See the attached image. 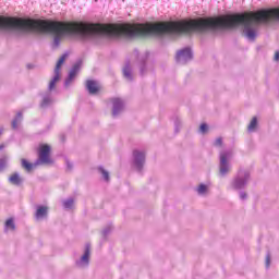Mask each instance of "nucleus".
Returning <instances> with one entry per match:
<instances>
[{"label":"nucleus","mask_w":279,"mask_h":279,"mask_svg":"<svg viewBox=\"0 0 279 279\" xmlns=\"http://www.w3.org/2000/svg\"><path fill=\"white\" fill-rule=\"evenodd\" d=\"M3 148H5V144H0V150H2Z\"/></svg>","instance_id":"bb28decb"},{"label":"nucleus","mask_w":279,"mask_h":279,"mask_svg":"<svg viewBox=\"0 0 279 279\" xmlns=\"http://www.w3.org/2000/svg\"><path fill=\"white\" fill-rule=\"evenodd\" d=\"M135 163L137 166H142L143 161L145 160V153H141L140 150H134L133 151Z\"/></svg>","instance_id":"1a4fd4ad"},{"label":"nucleus","mask_w":279,"mask_h":279,"mask_svg":"<svg viewBox=\"0 0 279 279\" xmlns=\"http://www.w3.org/2000/svg\"><path fill=\"white\" fill-rule=\"evenodd\" d=\"M215 144H216L217 146H221V145H222V137H217Z\"/></svg>","instance_id":"4be33fe9"},{"label":"nucleus","mask_w":279,"mask_h":279,"mask_svg":"<svg viewBox=\"0 0 279 279\" xmlns=\"http://www.w3.org/2000/svg\"><path fill=\"white\" fill-rule=\"evenodd\" d=\"M234 185L235 187H243V185H245V181H235Z\"/></svg>","instance_id":"412c9836"},{"label":"nucleus","mask_w":279,"mask_h":279,"mask_svg":"<svg viewBox=\"0 0 279 279\" xmlns=\"http://www.w3.org/2000/svg\"><path fill=\"white\" fill-rule=\"evenodd\" d=\"M69 56H70V53L65 52L57 61V64L54 66V76L50 81L49 90H53V88H56L57 82H59V80L61 77V69H62L66 58H69Z\"/></svg>","instance_id":"7ed1b4c3"},{"label":"nucleus","mask_w":279,"mask_h":279,"mask_svg":"<svg viewBox=\"0 0 279 279\" xmlns=\"http://www.w3.org/2000/svg\"><path fill=\"white\" fill-rule=\"evenodd\" d=\"M123 73H124V75H125L126 77H130V76H131L130 71H128L126 69H124Z\"/></svg>","instance_id":"b1692460"},{"label":"nucleus","mask_w":279,"mask_h":279,"mask_svg":"<svg viewBox=\"0 0 279 279\" xmlns=\"http://www.w3.org/2000/svg\"><path fill=\"white\" fill-rule=\"evenodd\" d=\"M270 260H271L270 255H267V257H266V266H267V267H269Z\"/></svg>","instance_id":"5701e85b"},{"label":"nucleus","mask_w":279,"mask_h":279,"mask_svg":"<svg viewBox=\"0 0 279 279\" xmlns=\"http://www.w3.org/2000/svg\"><path fill=\"white\" fill-rule=\"evenodd\" d=\"M257 123H258V121H257L256 117H254V118L252 119V121H251V123H250L247 130H248L250 132H253L254 130H256Z\"/></svg>","instance_id":"4468645a"},{"label":"nucleus","mask_w":279,"mask_h":279,"mask_svg":"<svg viewBox=\"0 0 279 279\" xmlns=\"http://www.w3.org/2000/svg\"><path fill=\"white\" fill-rule=\"evenodd\" d=\"M7 166V159L3 157L0 159V171L4 170Z\"/></svg>","instance_id":"6ab92c4d"},{"label":"nucleus","mask_w":279,"mask_h":279,"mask_svg":"<svg viewBox=\"0 0 279 279\" xmlns=\"http://www.w3.org/2000/svg\"><path fill=\"white\" fill-rule=\"evenodd\" d=\"M275 60H279V51H276V53H275Z\"/></svg>","instance_id":"a878e982"},{"label":"nucleus","mask_w":279,"mask_h":279,"mask_svg":"<svg viewBox=\"0 0 279 279\" xmlns=\"http://www.w3.org/2000/svg\"><path fill=\"white\" fill-rule=\"evenodd\" d=\"M100 172L102 173L106 181L110 180V174H109L108 170H105L104 168H100Z\"/></svg>","instance_id":"a211bd4d"},{"label":"nucleus","mask_w":279,"mask_h":279,"mask_svg":"<svg viewBox=\"0 0 279 279\" xmlns=\"http://www.w3.org/2000/svg\"><path fill=\"white\" fill-rule=\"evenodd\" d=\"M39 163H53L50 144L38 145V159L35 163H32L27 159H22V168H24V170H27V172H31L34 166H39Z\"/></svg>","instance_id":"f03ea898"},{"label":"nucleus","mask_w":279,"mask_h":279,"mask_svg":"<svg viewBox=\"0 0 279 279\" xmlns=\"http://www.w3.org/2000/svg\"><path fill=\"white\" fill-rule=\"evenodd\" d=\"M16 229V225L13 220V218H8V220L5 221V231H15Z\"/></svg>","instance_id":"f8f14e48"},{"label":"nucleus","mask_w":279,"mask_h":279,"mask_svg":"<svg viewBox=\"0 0 279 279\" xmlns=\"http://www.w3.org/2000/svg\"><path fill=\"white\" fill-rule=\"evenodd\" d=\"M48 207H44V206H40L37 208V211H36V218L37 219H40V218H45L48 214Z\"/></svg>","instance_id":"9b49d317"},{"label":"nucleus","mask_w":279,"mask_h":279,"mask_svg":"<svg viewBox=\"0 0 279 279\" xmlns=\"http://www.w3.org/2000/svg\"><path fill=\"white\" fill-rule=\"evenodd\" d=\"M205 192H207V185L201 183V185H198V194H205Z\"/></svg>","instance_id":"dca6fc26"},{"label":"nucleus","mask_w":279,"mask_h":279,"mask_svg":"<svg viewBox=\"0 0 279 279\" xmlns=\"http://www.w3.org/2000/svg\"><path fill=\"white\" fill-rule=\"evenodd\" d=\"M199 130L203 134H206V132H208V125L206 123H202Z\"/></svg>","instance_id":"aec40b11"},{"label":"nucleus","mask_w":279,"mask_h":279,"mask_svg":"<svg viewBox=\"0 0 279 279\" xmlns=\"http://www.w3.org/2000/svg\"><path fill=\"white\" fill-rule=\"evenodd\" d=\"M9 181H10V183H12L13 185H21V183H22V179H21L19 172H13V174H11V175L9 177Z\"/></svg>","instance_id":"9d476101"},{"label":"nucleus","mask_w":279,"mask_h":279,"mask_svg":"<svg viewBox=\"0 0 279 279\" xmlns=\"http://www.w3.org/2000/svg\"><path fill=\"white\" fill-rule=\"evenodd\" d=\"M89 256H90V247L86 246L84 255L81 257V260L83 263L88 264L89 263Z\"/></svg>","instance_id":"ddd939ff"},{"label":"nucleus","mask_w":279,"mask_h":279,"mask_svg":"<svg viewBox=\"0 0 279 279\" xmlns=\"http://www.w3.org/2000/svg\"><path fill=\"white\" fill-rule=\"evenodd\" d=\"M191 58H193V53H192V51H191V49L189 47H186L185 49H181L177 53V60L178 61L191 60Z\"/></svg>","instance_id":"39448f33"},{"label":"nucleus","mask_w":279,"mask_h":279,"mask_svg":"<svg viewBox=\"0 0 279 279\" xmlns=\"http://www.w3.org/2000/svg\"><path fill=\"white\" fill-rule=\"evenodd\" d=\"M22 117H23L22 112H19L16 119L12 122V128L14 130H16V128L19 125V121L22 119Z\"/></svg>","instance_id":"2eb2a0df"},{"label":"nucleus","mask_w":279,"mask_h":279,"mask_svg":"<svg viewBox=\"0 0 279 279\" xmlns=\"http://www.w3.org/2000/svg\"><path fill=\"white\" fill-rule=\"evenodd\" d=\"M73 205H74V201L72 198H70L69 201L64 202V207L66 209H71L73 207Z\"/></svg>","instance_id":"f3484780"},{"label":"nucleus","mask_w":279,"mask_h":279,"mask_svg":"<svg viewBox=\"0 0 279 279\" xmlns=\"http://www.w3.org/2000/svg\"><path fill=\"white\" fill-rule=\"evenodd\" d=\"M112 104H113L112 114L113 117H117V114H119L120 110H122L123 108V101H121V99H112Z\"/></svg>","instance_id":"6e6552de"},{"label":"nucleus","mask_w":279,"mask_h":279,"mask_svg":"<svg viewBox=\"0 0 279 279\" xmlns=\"http://www.w3.org/2000/svg\"><path fill=\"white\" fill-rule=\"evenodd\" d=\"M86 86L92 95H96L100 90L99 84L97 82H95L94 80H88L86 82Z\"/></svg>","instance_id":"423d86ee"},{"label":"nucleus","mask_w":279,"mask_h":279,"mask_svg":"<svg viewBox=\"0 0 279 279\" xmlns=\"http://www.w3.org/2000/svg\"><path fill=\"white\" fill-rule=\"evenodd\" d=\"M3 28L37 29L52 32L54 45H59L61 34H113V23H84L83 21L22 20V17H4Z\"/></svg>","instance_id":"f257e3e1"},{"label":"nucleus","mask_w":279,"mask_h":279,"mask_svg":"<svg viewBox=\"0 0 279 279\" xmlns=\"http://www.w3.org/2000/svg\"><path fill=\"white\" fill-rule=\"evenodd\" d=\"M50 99H44L41 106H47V104H49Z\"/></svg>","instance_id":"393cba45"},{"label":"nucleus","mask_w":279,"mask_h":279,"mask_svg":"<svg viewBox=\"0 0 279 279\" xmlns=\"http://www.w3.org/2000/svg\"><path fill=\"white\" fill-rule=\"evenodd\" d=\"M246 194H241V198H246Z\"/></svg>","instance_id":"cd10ccee"},{"label":"nucleus","mask_w":279,"mask_h":279,"mask_svg":"<svg viewBox=\"0 0 279 279\" xmlns=\"http://www.w3.org/2000/svg\"><path fill=\"white\" fill-rule=\"evenodd\" d=\"M0 136H2V131H0Z\"/></svg>","instance_id":"c85d7f7f"},{"label":"nucleus","mask_w":279,"mask_h":279,"mask_svg":"<svg viewBox=\"0 0 279 279\" xmlns=\"http://www.w3.org/2000/svg\"><path fill=\"white\" fill-rule=\"evenodd\" d=\"M230 171V166L228 163V155L227 153L220 154V173L227 174Z\"/></svg>","instance_id":"20e7f679"},{"label":"nucleus","mask_w":279,"mask_h":279,"mask_svg":"<svg viewBox=\"0 0 279 279\" xmlns=\"http://www.w3.org/2000/svg\"><path fill=\"white\" fill-rule=\"evenodd\" d=\"M81 66H82V62H77L76 64H74V66L70 71L69 80L66 81V84H70V82H72V80L76 77Z\"/></svg>","instance_id":"0eeeda50"}]
</instances>
